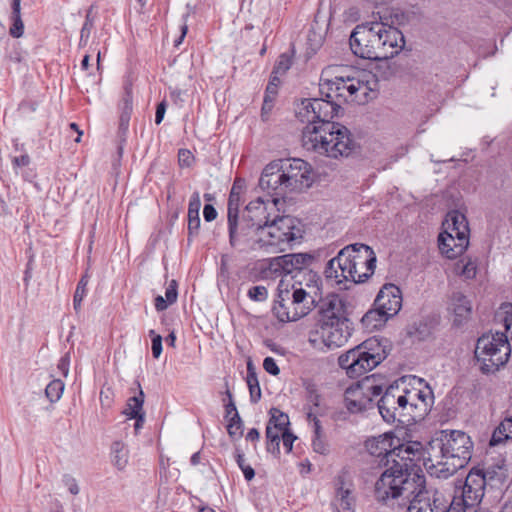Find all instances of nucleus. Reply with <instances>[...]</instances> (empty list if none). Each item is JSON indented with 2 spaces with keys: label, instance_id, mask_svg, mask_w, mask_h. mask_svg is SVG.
<instances>
[{
  "label": "nucleus",
  "instance_id": "f257e3e1",
  "mask_svg": "<svg viewBox=\"0 0 512 512\" xmlns=\"http://www.w3.org/2000/svg\"><path fill=\"white\" fill-rule=\"evenodd\" d=\"M378 411L387 423L398 422L411 425L423 420L434 403L433 392L428 386L401 388L390 385L383 393L382 386L373 384L367 377L350 386L344 394L346 408L351 413H359L373 406V398L380 396Z\"/></svg>",
  "mask_w": 512,
  "mask_h": 512
},
{
  "label": "nucleus",
  "instance_id": "f03ea898",
  "mask_svg": "<svg viewBox=\"0 0 512 512\" xmlns=\"http://www.w3.org/2000/svg\"><path fill=\"white\" fill-rule=\"evenodd\" d=\"M473 442L460 430H442L423 447V465L446 478L465 467L472 457Z\"/></svg>",
  "mask_w": 512,
  "mask_h": 512
},
{
  "label": "nucleus",
  "instance_id": "7ed1b4c3",
  "mask_svg": "<svg viewBox=\"0 0 512 512\" xmlns=\"http://www.w3.org/2000/svg\"><path fill=\"white\" fill-rule=\"evenodd\" d=\"M420 463L422 461L403 459L393 460L392 464L384 466L385 470L375 483L376 500L387 504L391 500L402 499L403 504H406L410 503L415 494L428 492Z\"/></svg>",
  "mask_w": 512,
  "mask_h": 512
},
{
  "label": "nucleus",
  "instance_id": "20e7f679",
  "mask_svg": "<svg viewBox=\"0 0 512 512\" xmlns=\"http://www.w3.org/2000/svg\"><path fill=\"white\" fill-rule=\"evenodd\" d=\"M352 325L344 301L338 295H328L321 301L315 324L308 333V341L314 347H342L352 335Z\"/></svg>",
  "mask_w": 512,
  "mask_h": 512
},
{
  "label": "nucleus",
  "instance_id": "39448f33",
  "mask_svg": "<svg viewBox=\"0 0 512 512\" xmlns=\"http://www.w3.org/2000/svg\"><path fill=\"white\" fill-rule=\"evenodd\" d=\"M353 54L368 60H386L397 55L404 47L402 32L383 22L357 25L349 38Z\"/></svg>",
  "mask_w": 512,
  "mask_h": 512
},
{
  "label": "nucleus",
  "instance_id": "423d86ee",
  "mask_svg": "<svg viewBox=\"0 0 512 512\" xmlns=\"http://www.w3.org/2000/svg\"><path fill=\"white\" fill-rule=\"evenodd\" d=\"M319 288L311 283V276L305 284L292 279H281L278 285V297L273 313L280 322L297 321L308 315L317 303Z\"/></svg>",
  "mask_w": 512,
  "mask_h": 512
},
{
  "label": "nucleus",
  "instance_id": "0eeeda50",
  "mask_svg": "<svg viewBox=\"0 0 512 512\" xmlns=\"http://www.w3.org/2000/svg\"><path fill=\"white\" fill-rule=\"evenodd\" d=\"M378 79L371 72L355 71L353 75L336 76L320 85L322 96L341 102L365 104L378 88Z\"/></svg>",
  "mask_w": 512,
  "mask_h": 512
},
{
  "label": "nucleus",
  "instance_id": "6e6552de",
  "mask_svg": "<svg viewBox=\"0 0 512 512\" xmlns=\"http://www.w3.org/2000/svg\"><path fill=\"white\" fill-rule=\"evenodd\" d=\"M302 237L300 222L290 215L273 218L258 232L255 251L268 254L283 252L296 240Z\"/></svg>",
  "mask_w": 512,
  "mask_h": 512
},
{
  "label": "nucleus",
  "instance_id": "1a4fd4ad",
  "mask_svg": "<svg viewBox=\"0 0 512 512\" xmlns=\"http://www.w3.org/2000/svg\"><path fill=\"white\" fill-rule=\"evenodd\" d=\"M512 348L505 333H486L477 340L474 355L479 370L491 375L505 367L511 356Z\"/></svg>",
  "mask_w": 512,
  "mask_h": 512
},
{
  "label": "nucleus",
  "instance_id": "9d476101",
  "mask_svg": "<svg viewBox=\"0 0 512 512\" xmlns=\"http://www.w3.org/2000/svg\"><path fill=\"white\" fill-rule=\"evenodd\" d=\"M350 130H304L303 147L330 158L347 157L355 149Z\"/></svg>",
  "mask_w": 512,
  "mask_h": 512
},
{
  "label": "nucleus",
  "instance_id": "9b49d317",
  "mask_svg": "<svg viewBox=\"0 0 512 512\" xmlns=\"http://www.w3.org/2000/svg\"><path fill=\"white\" fill-rule=\"evenodd\" d=\"M365 447L370 455L379 459V466L383 467L392 464L393 460L421 461L423 458V445L420 442L399 444V439L388 433L368 439Z\"/></svg>",
  "mask_w": 512,
  "mask_h": 512
},
{
  "label": "nucleus",
  "instance_id": "f8f14e48",
  "mask_svg": "<svg viewBox=\"0 0 512 512\" xmlns=\"http://www.w3.org/2000/svg\"><path fill=\"white\" fill-rule=\"evenodd\" d=\"M386 358L385 350L376 338H369L338 358L339 366L351 378L371 371Z\"/></svg>",
  "mask_w": 512,
  "mask_h": 512
},
{
  "label": "nucleus",
  "instance_id": "ddd939ff",
  "mask_svg": "<svg viewBox=\"0 0 512 512\" xmlns=\"http://www.w3.org/2000/svg\"><path fill=\"white\" fill-rule=\"evenodd\" d=\"M343 112L341 105L334 99L323 96L322 98L304 99L301 102L296 116L303 124H332V128H346L333 119Z\"/></svg>",
  "mask_w": 512,
  "mask_h": 512
},
{
  "label": "nucleus",
  "instance_id": "4468645a",
  "mask_svg": "<svg viewBox=\"0 0 512 512\" xmlns=\"http://www.w3.org/2000/svg\"><path fill=\"white\" fill-rule=\"evenodd\" d=\"M374 310L368 311L362 318V322L369 324L378 314L381 319L387 320L396 315L402 307V294L400 289L391 283L385 284L374 301Z\"/></svg>",
  "mask_w": 512,
  "mask_h": 512
},
{
  "label": "nucleus",
  "instance_id": "2eb2a0df",
  "mask_svg": "<svg viewBox=\"0 0 512 512\" xmlns=\"http://www.w3.org/2000/svg\"><path fill=\"white\" fill-rule=\"evenodd\" d=\"M229 244L240 252L255 251L258 230L245 219L239 216L227 219Z\"/></svg>",
  "mask_w": 512,
  "mask_h": 512
},
{
  "label": "nucleus",
  "instance_id": "dca6fc26",
  "mask_svg": "<svg viewBox=\"0 0 512 512\" xmlns=\"http://www.w3.org/2000/svg\"><path fill=\"white\" fill-rule=\"evenodd\" d=\"M281 168L289 192L302 191L312 186L314 173L311 165L306 161L294 158L282 163Z\"/></svg>",
  "mask_w": 512,
  "mask_h": 512
},
{
  "label": "nucleus",
  "instance_id": "f3484780",
  "mask_svg": "<svg viewBox=\"0 0 512 512\" xmlns=\"http://www.w3.org/2000/svg\"><path fill=\"white\" fill-rule=\"evenodd\" d=\"M355 253V246L348 245L341 249L337 256L328 261L324 273L328 280L340 285L346 282L353 283L355 270L352 268V254Z\"/></svg>",
  "mask_w": 512,
  "mask_h": 512
},
{
  "label": "nucleus",
  "instance_id": "a211bd4d",
  "mask_svg": "<svg viewBox=\"0 0 512 512\" xmlns=\"http://www.w3.org/2000/svg\"><path fill=\"white\" fill-rule=\"evenodd\" d=\"M280 202V198H272L271 200H264L259 197L247 204L242 216L250 222L258 232L264 228L268 223L273 221V218H278L279 210L277 204Z\"/></svg>",
  "mask_w": 512,
  "mask_h": 512
},
{
  "label": "nucleus",
  "instance_id": "6ab92c4d",
  "mask_svg": "<svg viewBox=\"0 0 512 512\" xmlns=\"http://www.w3.org/2000/svg\"><path fill=\"white\" fill-rule=\"evenodd\" d=\"M352 268L355 270L354 284L365 282L373 275L376 267V255L371 247L361 243L353 244Z\"/></svg>",
  "mask_w": 512,
  "mask_h": 512
},
{
  "label": "nucleus",
  "instance_id": "aec40b11",
  "mask_svg": "<svg viewBox=\"0 0 512 512\" xmlns=\"http://www.w3.org/2000/svg\"><path fill=\"white\" fill-rule=\"evenodd\" d=\"M283 176L281 165L271 163L264 168L259 179V186L262 190L275 196L274 198L283 197L289 192Z\"/></svg>",
  "mask_w": 512,
  "mask_h": 512
},
{
  "label": "nucleus",
  "instance_id": "412c9836",
  "mask_svg": "<svg viewBox=\"0 0 512 512\" xmlns=\"http://www.w3.org/2000/svg\"><path fill=\"white\" fill-rule=\"evenodd\" d=\"M484 494L464 482L460 495H455L446 512H476Z\"/></svg>",
  "mask_w": 512,
  "mask_h": 512
},
{
  "label": "nucleus",
  "instance_id": "4be33fe9",
  "mask_svg": "<svg viewBox=\"0 0 512 512\" xmlns=\"http://www.w3.org/2000/svg\"><path fill=\"white\" fill-rule=\"evenodd\" d=\"M468 245L469 238L456 236L446 230L440 233L438 237L439 250L448 259H455L462 255Z\"/></svg>",
  "mask_w": 512,
  "mask_h": 512
},
{
  "label": "nucleus",
  "instance_id": "5701e85b",
  "mask_svg": "<svg viewBox=\"0 0 512 512\" xmlns=\"http://www.w3.org/2000/svg\"><path fill=\"white\" fill-rule=\"evenodd\" d=\"M448 310L453 316V324L462 326L471 317L472 303L462 293L454 292L450 297Z\"/></svg>",
  "mask_w": 512,
  "mask_h": 512
},
{
  "label": "nucleus",
  "instance_id": "b1692460",
  "mask_svg": "<svg viewBox=\"0 0 512 512\" xmlns=\"http://www.w3.org/2000/svg\"><path fill=\"white\" fill-rule=\"evenodd\" d=\"M447 507L435 495L431 496L429 492H420L415 494L410 501L407 512H446Z\"/></svg>",
  "mask_w": 512,
  "mask_h": 512
},
{
  "label": "nucleus",
  "instance_id": "393cba45",
  "mask_svg": "<svg viewBox=\"0 0 512 512\" xmlns=\"http://www.w3.org/2000/svg\"><path fill=\"white\" fill-rule=\"evenodd\" d=\"M307 419L313 425L312 448L314 452L320 455H327L329 453V445L323 435L320 421L311 408L307 412Z\"/></svg>",
  "mask_w": 512,
  "mask_h": 512
},
{
  "label": "nucleus",
  "instance_id": "a878e982",
  "mask_svg": "<svg viewBox=\"0 0 512 512\" xmlns=\"http://www.w3.org/2000/svg\"><path fill=\"white\" fill-rule=\"evenodd\" d=\"M444 225H446V231L451 232L456 236L468 238V222L465 215L461 212L456 210L449 212Z\"/></svg>",
  "mask_w": 512,
  "mask_h": 512
},
{
  "label": "nucleus",
  "instance_id": "bb28decb",
  "mask_svg": "<svg viewBox=\"0 0 512 512\" xmlns=\"http://www.w3.org/2000/svg\"><path fill=\"white\" fill-rule=\"evenodd\" d=\"M201 208L200 193L195 191L189 201L188 205V232L189 235H196L200 228L199 211Z\"/></svg>",
  "mask_w": 512,
  "mask_h": 512
},
{
  "label": "nucleus",
  "instance_id": "cd10ccee",
  "mask_svg": "<svg viewBox=\"0 0 512 512\" xmlns=\"http://www.w3.org/2000/svg\"><path fill=\"white\" fill-rule=\"evenodd\" d=\"M136 383H137L138 393L136 395L128 398L126 408L123 411V413L128 418H135V417L141 418V414H145L143 412V404H144L145 395L141 388L140 383L139 382H136Z\"/></svg>",
  "mask_w": 512,
  "mask_h": 512
},
{
  "label": "nucleus",
  "instance_id": "c85d7f7f",
  "mask_svg": "<svg viewBox=\"0 0 512 512\" xmlns=\"http://www.w3.org/2000/svg\"><path fill=\"white\" fill-rule=\"evenodd\" d=\"M119 128H127L129 126L133 105H132V88L130 84L124 86V95L120 105Z\"/></svg>",
  "mask_w": 512,
  "mask_h": 512
},
{
  "label": "nucleus",
  "instance_id": "c756f323",
  "mask_svg": "<svg viewBox=\"0 0 512 512\" xmlns=\"http://www.w3.org/2000/svg\"><path fill=\"white\" fill-rule=\"evenodd\" d=\"M286 430L274 426L271 423H267L266 427V439H267V451L278 455L280 454V442L282 435Z\"/></svg>",
  "mask_w": 512,
  "mask_h": 512
},
{
  "label": "nucleus",
  "instance_id": "7c9ffc66",
  "mask_svg": "<svg viewBox=\"0 0 512 512\" xmlns=\"http://www.w3.org/2000/svg\"><path fill=\"white\" fill-rule=\"evenodd\" d=\"M510 438H512V417H506L494 430L490 445H498Z\"/></svg>",
  "mask_w": 512,
  "mask_h": 512
},
{
  "label": "nucleus",
  "instance_id": "2f4dec72",
  "mask_svg": "<svg viewBox=\"0 0 512 512\" xmlns=\"http://www.w3.org/2000/svg\"><path fill=\"white\" fill-rule=\"evenodd\" d=\"M129 452L125 444L121 441H115L111 445L112 463L119 470L126 467L128 463Z\"/></svg>",
  "mask_w": 512,
  "mask_h": 512
},
{
  "label": "nucleus",
  "instance_id": "473e14b6",
  "mask_svg": "<svg viewBox=\"0 0 512 512\" xmlns=\"http://www.w3.org/2000/svg\"><path fill=\"white\" fill-rule=\"evenodd\" d=\"M465 483L468 484L470 488L472 487L476 492L484 494L486 487V473L483 469L475 467L468 473Z\"/></svg>",
  "mask_w": 512,
  "mask_h": 512
},
{
  "label": "nucleus",
  "instance_id": "72a5a7b5",
  "mask_svg": "<svg viewBox=\"0 0 512 512\" xmlns=\"http://www.w3.org/2000/svg\"><path fill=\"white\" fill-rule=\"evenodd\" d=\"M246 381L249 388L250 401L252 403H257L261 399V389L257 378V374L250 362L247 364Z\"/></svg>",
  "mask_w": 512,
  "mask_h": 512
},
{
  "label": "nucleus",
  "instance_id": "f704fd0d",
  "mask_svg": "<svg viewBox=\"0 0 512 512\" xmlns=\"http://www.w3.org/2000/svg\"><path fill=\"white\" fill-rule=\"evenodd\" d=\"M95 9V5H91L85 16L84 24L80 31V39H79V47H85L90 38L91 31L94 27L95 16L93 15V10Z\"/></svg>",
  "mask_w": 512,
  "mask_h": 512
},
{
  "label": "nucleus",
  "instance_id": "c9c22d12",
  "mask_svg": "<svg viewBox=\"0 0 512 512\" xmlns=\"http://www.w3.org/2000/svg\"><path fill=\"white\" fill-rule=\"evenodd\" d=\"M335 506L338 511L341 512H349L352 510L353 497L351 496V491L349 489H345L342 486L337 489Z\"/></svg>",
  "mask_w": 512,
  "mask_h": 512
},
{
  "label": "nucleus",
  "instance_id": "e433bc0d",
  "mask_svg": "<svg viewBox=\"0 0 512 512\" xmlns=\"http://www.w3.org/2000/svg\"><path fill=\"white\" fill-rule=\"evenodd\" d=\"M237 182H234L233 187L230 191L227 205V219H231L241 216L240 215V192L237 190Z\"/></svg>",
  "mask_w": 512,
  "mask_h": 512
},
{
  "label": "nucleus",
  "instance_id": "4c0bfd02",
  "mask_svg": "<svg viewBox=\"0 0 512 512\" xmlns=\"http://www.w3.org/2000/svg\"><path fill=\"white\" fill-rule=\"evenodd\" d=\"M64 387L60 379H54L46 386L45 395L51 403H55L62 397Z\"/></svg>",
  "mask_w": 512,
  "mask_h": 512
},
{
  "label": "nucleus",
  "instance_id": "58836bf2",
  "mask_svg": "<svg viewBox=\"0 0 512 512\" xmlns=\"http://www.w3.org/2000/svg\"><path fill=\"white\" fill-rule=\"evenodd\" d=\"M496 317L503 322L505 330L512 334V304L503 303L497 311Z\"/></svg>",
  "mask_w": 512,
  "mask_h": 512
},
{
  "label": "nucleus",
  "instance_id": "ea45409f",
  "mask_svg": "<svg viewBox=\"0 0 512 512\" xmlns=\"http://www.w3.org/2000/svg\"><path fill=\"white\" fill-rule=\"evenodd\" d=\"M263 271L267 276H274L275 278L284 275L281 256L268 259Z\"/></svg>",
  "mask_w": 512,
  "mask_h": 512
},
{
  "label": "nucleus",
  "instance_id": "a19ab883",
  "mask_svg": "<svg viewBox=\"0 0 512 512\" xmlns=\"http://www.w3.org/2000/svg\"><path fill=\"white\" fill-rule=\"evenodd\" d=\"M291 65H292L291 56L288 55L287 53H282L278 57L275 65L273 67L272 73L280 77V76L284 75L290 69Z\"/></svg>",
  "mask_w": 512,
  "mask_h": 512
},
{
  "label": "nucleus",
  "instance_id": "79ce46f5",
  "mask_svg": "<svg viewBox=\"0 0 512 512\" xmlns=\"http://www.w3.org/2000/svg\"><path fill=\"white\" fill-rule=\"evenodd\" d=\"M324 41V37L321 33L314 31L313 29L309 30L307 35V50L309 54L316 53L319 48L322 46Z\"/></svg>",
  "mask_w": 512,
  "mask_h": 512
},
{
  "label": "nucleus",
  "instance_id": "37998d69",
  "mask_svg": "<svg viewBox=\"0 0 512 512\" xmlns=\"http://www.w3.org/2000/svg\"><path fill=\"white\" fill-rule=\"evenodd\" d=\"M268 423H271L274 426L280 427L284 430H288L287 426L289 425V418L288 416L281 412L277 408H272L270 410V419Z\"/></svg>",
  "mask_w": 512,
  "mask_h": 512
},
{
  "label": "nucleus",
  "instance_id": "c03bdc74",
  "mask_svg": "<svg viewBox=\"0 0 512 512\" xmlns=\"http://www.w3.org/2000/svg\"><path fill=\"white\" fill-rule=\"evenodd\" d=\"M225 394H226V396L228 398V402L224 404V407H225V417H230V416L234 415V419H237V430H239L241 428L242 421H241V418H240L239 413L237 411L236 405H235V403L233 401V395L229 391V389L226 390Z\"/></svg>",
  "mask_w": 512,
  "mask_h": 512
},
{
  "label": "nucleus",
  "instance_id": "a18cd8bd",
  "mask_svg": "<svg viewBox=\"0 0 512 512\" xmlns=\"http://www.w3.org/2000/svg\"><path fill=\"white\" fill-rule=\"evenodd\" d=\"M235 459H236L237 465L243 472L245 479L247 481H251L255 476V471L250 465H247L245 463L244 454L237 450Z\"/></svg>",
  "mask_w": 512,
  "mask_h": 512
},
{
  "label": "nucleus",
  "instance_id": "49530a36",
  "mask_svg": "<svg viewBox=\"0 0 512 512\" xmlns=\"http://www.w3.org/2000/svg\"><path fill=\"white\" fill-rule=\"evenodd\" d=\"M268 6H269V11L265 15V19L263 22V25L266 28H269L270 22L275 21V18L278 17V15H279V10H280V6H281L280 0H268Z\"/></svg>",
  "mask_w": 512,
  "mask_h": 512
},
{
  "label": "nucleus",
  "instance_id": "de8ad7c7",
  "mask_svg": "<svg viewBox=\"0 0 512 512\" xmlns=\"http://www.w3.org/2000/svg\"><path fill=\"white\" fill-rule=\"evenodd\" d=\"M288 255L289 259H291L290 261L293 262L296 271L299 272L311 261V256L306 253H294Z\"/></svg>",
  "mask_w": 512,
  "mask_h": 512
},
{
  "label": "nucleus",
  "instance_id": "09e8293b",
  "mask_svg": "<svg viewBox=\"0 0 512 512\" xmlns=\"http://www.w3.org/2000/svg\"><path fill=\"white\" fill-rule=\"evenodd\" d=\"M248 297L258 302L265 301L268 297V290L262 285L253 286L248 290Z\"/></svg>",
  "mask_w": 512,
  "mask_h": 512
},
{
  "label": "nucleus",
  "instance_id": "8fccbe9b",
  "mask_svg": "<svg viewBox=\"0 0 512 512\" xmlns=\"http://www.w3.org/2000/svg\"><path fill=\"white\" fill-rule=\"evenodd\" d=\"M12 22L9 33L13 38H20L24 33V23L21 16L10 17Z\"/></svg>",
  "mask_w": 512,
  "mask_h": 512
},
{
  "label": "nucleus",
  "instance_id": "3c124183",
  "mask_svg": "<svg viewBox=\"0 0 512 512\" xmlns=\"http://www.w3.org/2000/svg\"><path fill=\"white\" fill-rule=\"evenodd\" d=\"M280 83V77L271 73L268 85L266 87L265 95L275 98L278 93V87Z\"/></svg>",
  "mask_w": 512,
  "mask_h": 512
},
{
  "label": "nucleus",
  "instance_id": "603ef678",
  "mask_svg": "<svg viewBox=\"0 0 512 512\" xmlns=\"http://www.w3.org/2000/svg\"><path fill=\"white\" fill-rule=\"evenodd\" d=\"M194 160V156L191 151L187 149H180L178 152V161L180 166L189 167Z\"/></svg>",
  "mask_w": 512,
  "mask_h": 512
},
{
  "label": "nucleus",
  "instance_id": "864d4df0",
  "mask_svg": "<svg viewBox=\"0 0 512 512\" xmlns=\"http://www.w3.org/2000/svg\"><path fill=\"white\" fill-rule=\"evenodd\" d=\"M178 285L175 280H172L169 285L166 287L165 291V298L170 302L171 304L175 303L178 297V291H177Z\"/></svg>",
  "mask_w": 512,
  "mask_h": 512
},
{
  "label": "nucleus",
  "instance_id": "5fc2aeb1",
  "mask_svg": "<svg viewBox=\"0 0 512 512\" xmlns=\"http://www.w3.org/2000/svg\"><path fill=\"white\" fill-rule=\"evenodd\" d=\"M263 368L265 371L273 376H277L280 373V369L276 364V361L272 357H266L263 361Z\"/></svg>",
  "mask_w": 512,
  "mask_h": 512
},
{
  "label": "nucleus",
  "instance_id": "6e6d98bb",
  "mask_svg": "<svg viewBox=\"0 0 512 512\" xmlns=\"http://www.w3.org/2000/svg\"><path fill=\"white\" fill-rule=\"evenodd\" d=\"M101 59H102V52L100 50L97 51V72L98 74H88L87 76L91 78V84L97 85L101 81Z\"/></svg>",
  "mask_w": 512,
  "mask_h": 512
},
{
  "label": "nucleus",
  "instance_id": "4d7b16f0",
  "mask_svg": "<svg viewBox=\"0 0 512 512\" xmlns=\"http://www.w3.org/2000/svg\"><path fill=\"white\" fill-rule=\"evenodd\" d=\"M152 354L154 358H159L162 353V337L160 335H155L152 338Z\"/></svg>",
  "mask_w": 512,
  "mask_h": 512
},
{
  "label": "nucleus",
  "instance_id": "13d9d810",
  "mask_svg": "<svg viewBox=\"0 0 512 512\" xmlns=\"http://www.w3.org/2000/svg\"><path fill=\"white\" fill-rule=\"evenodd\" d=\"M70 366V357L68 354L60 358L57 364L58 370L63 374L64 377L68 376Z\"/></svg>",
  "mask_w": 512,
  "mask_h": 512
},
{
  "label": "nucleus",
  "instance_id": "bf43d9fd",
  "mask_svg": "<svg viewBox=\"0 0 512 512\" xmlns=\"http://www.w3.org/2000/svg\"><path fill=\"white\" fill-rule=\"evenodd\" d=\"M296 439V437L286 430V432L282 435L281 441L283 442V446L286 449V452L289 453L292 450L293 442Z\"/></svg>",
  "mask_w": 512,
  "mask_h": 512
},
{
  "label": "nucleus",
  "instance_id": "052dcab7",
  "mask_svg": "<svg viewBox=\"0 0 512 512\" xmlns=\"http://www.w3.org/2000/svg\"><path fill=\"white\" fill-rule=\"evenodd\" d=\"M89 279L87 275H84L79 280L74 295H81V298H84L87 294V285H88Z\"/></svg>",
  "mask_w": 512,
  "mask_h": 512
},
{
  "label": "nucleus",
  "instance_id": "680f3d73",
  "mask_svg": "<svg viewBox=\"0 0 512 512\" xmlns=\"http://www.w3.org/2000/svg\"><path fill=\"white\" fill-rule=\"evenodd\" d=\"M12 164L15 169L28 166L30 164V157L28 154H22L20 156H15L12 158Z\"/></svg>",
  "mask_w": 512,
  "mask_h": 512
},
{
  "label": "nucleus",
  "instance_id": "e2e57ef3",
  "mask_svg": "<svg viewBox=\"0 0 512 512\" xmlns=\"http://www.w3.org/2000/svg\"><path fill=\"white\" fill-rule=\"evenodd\" d=\"M64 483H65V486L67 487L68 491L71 494H73V495L79 494L80 489H79L78 483L73 477L65 476Z\"/></svg>",
  "mask_w": 512,
  "mask_h": 512
},
{
  "label": "nucleus",
  "instance_id": "0e129e2a",
  "mask_svg": "<svg viewBox=\"0 0 512 512\" xmlns=\"http://www.w3.org/2000/svg\"><path fill=\"white\" fill-rule=\"evenodd\" d=\"M291 259H289V255L288 254H285V255H282L281 256V262H282V265H283V273L284 275H288V274H292L294 271H296L294 265H293V262L290 261Z\"/></svg>",
  "mask_w": 512,
  "mask_h": 512
},
{
  "label": "nucleus",
  "instance_id": "69168bd1",
  "mask_svg": "<svg viewBox=\"0 0 512 512\" xmlns=\"http://www.w3.org/2000/svg\"><path fill=\"white\" fill-rule=\"evenodd\" d=\"M460 274L465 276L467 279L473 278L476 275L475 265L471 262L462 265Z\"/></svg>",
  "mask_w": 512,
  "mask_h": 512
},
{
  "label": "nucleus",
  "instance_id": "338daca9",
  "mask_svg": "<svg viewBox=\"0 0 512 512\" xmlns=\"http://www.w3.org/2000/svg\"><path fill=\"white\" fill-rule=\"evenodd\" d=\"M203 216L205 221L211 222L216 219L217 211L211 204H206L203 209Z\"/></svg>",
  "mask_w": 512,
  "mask_h": 512
},
{
  "label": "nucleus",
  "instance_id": "774afa93",
  "mask_svg": "<svg viewBox=\"0 0 512 512\" xmlns=\"http://www.w3.org/2000/svg\"><path fill=\"white\" fill-rule=\"evenodd\" d=\"M166 108H167V104L165 101H162L157 105L156 113H155V124L156 125H159L162 122L165 112H166Z\"/></svg>",
  "mask_w": 512,
  "mask_h": 512
}]
</instances>
